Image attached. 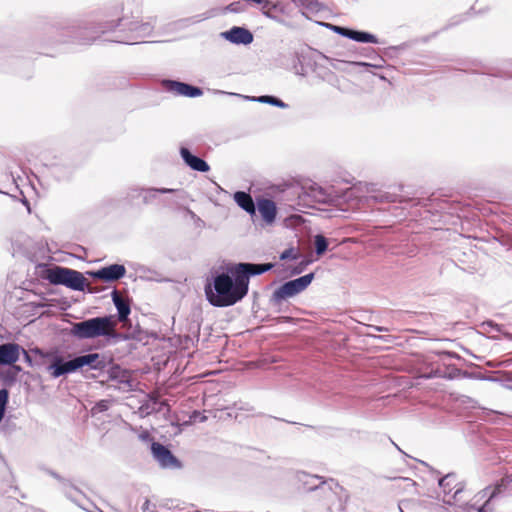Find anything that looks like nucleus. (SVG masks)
Segmentation results:
<instances>
[{
    "label": "nucleus",
    "instance_id": "obj_1",
    "mask_svg": "<svg viewBox=\"0 0 512 512\" xmlns=\"http://www.w3.org/2000/svg\"><path fill=\"white\" fill-rule=\"evenodd\" d=\"M273 268V264L239 263L231 270V275H217L212 284L205 285V295L215 307H228L242 300L248 293L249 278L260 275Z\"/></svg>",
    "mask_w": 512,
    "mask_h": 512
},
{
    "label": "nucleus",
    "instance_id": "obj_2",
    "mask_svg": "<svg viewBox=\"0 0 512 512\" xmlns=\"http://www.w3.org/2000/svg\"><path fill=\"white\" fill-rule=\"evenodd\" d=\"M116 327L117 320L113 316L95 317L72 324L71 335L78 339L115 338Z\"/></svg>",
    "mask_w": 512,
    "mask_h": 512
},
{
    "label": "nucleus",
    "instance_id": "obj_3",
    "mask_svg": "<svg viewBox=\"0 0 512 512\" xmlns=\"http://www.w3.org/2000/svg\"><path fill=\"white\" fill-rule=\"evenodd\" d=\"M443 501L449 505L465 506L466 494L464 483L455 473H449L440 479Z\"/></svg>",
    "mask_w": 512,
    "mask_h": 512
},
{
    "label": "nucleus",
    "instance_id": "obj_4",
    "mask_svg": "<svg viewBox=\"0 0 512 512\" xmlns=\"http://www.w3.org/2000/svg\"><path fill=\"white\" fill-rule=\"evenodd\" d=\"M46 279L51 284L65 285L78 291H83L86 285V279L82 273L58 266L46 271Z\"/></svg>",
    "mask_w": 512,
    "mask_h": 512
},
{
    "label": "nucleus",
    "instance_id": "obj_5",
    "mask_svg": "<svg viewBox=\"0 0 512 512\" xmlns=\"http://www.w3.org/2000/svg\"><path fill=\"white\" fill-rule=\"evenodd\" d=\"M314 278L313 273L306 274L297 279L288 281L276 289L273 293L275 301H281L293 297L304 291L312 282Z\"/></svg>",
    "mask_w": 512,
    "mask_h": 512
},
{
    "label": "nucleus",
    "instance_id": "obj_6",
    "mask_svg": "<svg viewBox=\"0 0 512 512\" xmlns=\"http://www.w3.org/2000/svg\"><path fill=\"white\" fill-rule=\"evenodd\" d=\"M126 273V269L123 265L112 264L107 267H103L97 271H90L88 274L95 278L105 282H112L122 278Z\"/></svg>",
    "mask_w": 512,
    "mask_h": 512
},
{
    "label": "nucleus",
    "instance_id": "obj_7",
    "mask_svg": "<svg viewBox=\"0 0 512 512\" xmlns=\"http://www.w3.org/2000/svg\"><path fill=\"white\" fill-rule=\"evenodd\" d=\"M79 368L80 364L78 357L67 362H63L61 357H56L49 365L48 370L52 377L58 378L64 374L75 372Z\"/></svg>",
    "mask_w": 512,
    "mask_h": 512
},
{
    "label": "nucleus",
    "instance_id": "obj_8",
    "mask_svg": "<svg viewBox=\"0 0 512 512\" xmlns=\"http://www.w3.org/2000/svg\"><path fill=\"white\" fill-rule=\"evenodd\" d=\"M163 86L167 91L175 95L187 97H198L202 95V90L200 88L178 81L165 80L163 81Z\"/></svg>",
    "mask_w": 512,
    "mask_h": 512
},
{
    "label": "nucleus",
    "instance_id": "obj_9",
    "mask_svg": "<svg viewBox=\"0 0 512 512\" xmlns=\"http://www.w3.org/2000/svg\"><path fill=\"white\" fill-rule=\"evenodd\" d=\"M256 210L267 225H272L277 216V207L273 200L260 198L257 200Z\"/></svg>",
    "mask_w": 512,
    "mask_h": 512
},
{
    "label": "nucleus",
    "instance_id": "obj_10",
    "mask_svg": "<svg viewBox=\"0 0 512 512\" xmlns=\"http://www.w3.org/2000/svg\"><path fill=\"white\" fill-rule=\"evenodd\" d=\"M21 347L16 343L0 345V365H14L20 357Z\"/></svg>",
    "mask_w": 512,
    "mask_h": 512
},
{
    "label": "nucleus",
    "instance_id": "obj_11",
    "mask_svg": "<svg viewBox=\"0 0 512 512\" xmlns=\"http://www.w3.org/2000/svg\"><path fill=\"white\" fill-rule=\"evenodd\" d=\"M510 484H512V474H506L494 485L481 490L479 494L482 498H487L485 503H488L491 499L505 491Z\"/></svg>",
    "mask_w": 512,
    "mask_h": 512
},
{
    "label": "nucleus",
    "instance_id": "obj_12",
    "mask_svg": "<svg viewBox=\"0 0 512 512\" xmlns=\"http://www.w3.org/2000/svg\"><path fill=\"white\" fill-rule=\"evenodd\" d=\"M151 450L155 459L164 467L172 466L177 462L171 451L160 443H152Z\"/></svg>",
    "mask_w": 512,
    "mask_h": 512
},
{
    "label": "nucleus",
    "instance_id": "obj_13",
    "mask_svg": "<svg viewBox=\"0 0 512 512\" xmlns=\"http://www.w3.org/2000/svg\"><path fill=\"white\" fill-rule=\"evenodd\" d=\"M337 31L345 36L348 37L354 41L362 42V43H378V40L376 36L373 34L363 32V31H356L348 28L339 27L337 28Z\"/></svg>",
    "mask_w": 512,
    "mask_h": 512
},
{
    "label": "nucleus",
    "instance_id": "obj_14",
    "mask_svg": "<svg viewBox=\"0 0 512 512\" xmlns=\"http://www.w3.org/2000/svg\"><path fill=\"white\" fill-rule=\"evenodd\" d=\"M80 368L83 366H90L91 369L103 370L107 366V361L104 356L98 353H91L87 355L78 356Z\"/></svg>",
    "mask_w": 512,
    "mask_h": 512
},
{
    "label": "nucleus",
    "instance_id": "obj_15",
    "mask_svg": "<svg viewBox=\"0 0 512 512\" xmlns=\"http://www.w3.org/2000/svg\"><path fill=\"white\" fill-rule=\"evenodd\" d=\"M228 40L237 44H250L253 40L251 32L242 27H233L225 33Z\"/></svg>",
    "mask_w": 512,
    "mask_h": 512
},
{
    "label": "nucleus",
    "instance_id": "obj_16",
    "mask_svg": "<svg viewBox=\"0 0 512 512\" xmlns=\"http://www.w3.org/2000/svg\"><path fill=\"white\" fill-rule=\"evenodd\" d=\"M181 156L193 170L207 172L210 169L209 165L203 159L192 155L186 148L181 149Z\"/></svg>",
    "mask_w": 512,
    "mask_h": 512
},
{
    "label": "nucleus",
    "instance_id": "obj_17",
    "mask_svg": "<svg viewBox=\"0 0 512 512\" xmlns=\"http://www.w3.org/2000/svg\"><path fill=\"white\" fill-rule=\"evenodd\" d=\"M234 200L243 210L251 216L256 214V206L250 194L238 191L234 194Z\"/></svg>",
    "mask_w": 512,
    "mask_h": 512
},
{
    "label": "nucleus",
    "instance_id": "obj_18",
    "mask_svg": "<svg viewBox=\"0 0 512 512\" xmlns=\"http://www.w3.org/2000/svg\"><path fill=\"white\" fill-rule=\"evenodd\" d=\"M113 302L118 310V319L120 322H125L130 314V305L124 300L118 293V291H114L112 293Z\"/></svg>",
    "mask_w": 512,
    "mask_h": 512
},
{
    "label": "nucleus",
    "instance_id": "obj_19",
    "mask_svg": "<svg viewBox=\"0 0 512 512\" xmlns=\"http://www.w3.org/2000/svg\"><path fill=\"white\" fill-rule=\"evenodd\" d=\"M314 244H315L316 253L318 255H322L327 250L328 242H327V239L323 235H316Z\"/></svg>",
    "mask_w": 512,
    "mask_h": 512
},
{
    "label": "nucleus",
    "instance_id": "obj_20",
    "mask_svg": "<svg viewBox=\"0 0 512 512\" xmlns=\"http://www.w3.org/2000/svg\"><path fill=\"white\" fill-rule=\"evenodd\" d=\"M296 5L304 7L310 11H316L318 9L319 3L317 0H291Z\"/></svg>",
    "mask_w": 512,
    "mask_h": 512
},
{
    "label": "nucleus",
    "instance_id": "obj_21",
    "mask_svg": "<svg viewBox=\"0 0 512 512\" xmlns=\"http://www.w3.org/2000/svg\"><path fill=\"white\" fill-rule=\"evenodd\" d=\"M9 392L3 388L0 390V422L2 421L5 413V408L8 402Z\"/></svg>",
    "mask_w": 512,
    "mask_h": 512
},
{
    "label": "nucleus",
    "instance_id": "obj_22",
    "mask_svg": "<svg viewBox=\"0 0 512 512\" xmlns=\"http://www.w3.org/2000/svg\"><path fill=\"white\" fill-rule=\"evenodd\" d=\"M259 101L262 103H269L275 106L284 107L285 104L280 99L273 96H261Z\"/></svg>",
    "mask_w": 512,
    "mask_h": 512
},
{
    "label": "nucleus",
    "instance_id": "obj_23",
    "mask_svg": "<svg viewBox=\"0 0 512 512\" xmlns=\"http://www.w3.org/2000/svg\"><path fill=\"white\" fill-rule=\"evenodd\" d=\"M297 258H298V253L294 248L286 249L280 255L281 260L297 259Z\"/></svg>",
    "mask_w": 512,
    "mask_h": 512
},
{
    "label": "nucleus",
    "instance_id": "obj_24",
    "mask_svg": "<svg viewBox=\"0 0 512 512\" xmlns=\"http://www.w3.org/2000/svg\"><path fill=\"white\" fill-rule=\"evenodd\" d=\"M398 482L399 486L402 484L404 488H414L416 485V483L410 478H401L398 480Z\"/></svg>",
    "mask_w": 512,
    "mask_h": 512
},
{
    "label": "nucleus",
    "instance_id": "obj_25",
    "mask_svg": "<svg viewBox=\"0 0 512 512\" xmlns=\"http://www.w3.org/2000/svg\"><path fill=\"white\" fill-rule=\"evenodd\" d=\"M256 3L261 5V10L265 14H268V11L272 7V4H271V2L269 0H256Z\"/></svg>",
    "mask_w": 512,
    "mask_h": 512
},
{
    "label": "nucleus",
    "instance_id": "obj_26",
    "mask_svg": "<svg viewBox=\"0 0 512 512\" xmlns=\"http://www.w3.org/2000/svg\"><path fill=\"white\" fill-rule=\"evenodd\" d=\"M238 5H239V3H238V2H236V3H231V4L227 7V9H228L229 11H232V12H238Z\"/></svg>",
    "mask_w": 512,
    "mask_h": 512
},
{
    "label": "nucleus",
    "instance_id": "obj_27",
    "mask_svg": "<svg viewBox=\"0 0 512 512\" xmlns=\"http://www.w3.org/2000/svg\"><path fill=\"white\" fill-rule=\"evenodd\" d=\"M139 438L143 441L150 439V433L148 431H144L139 435Z\"/></svg>",
    "mask_w": 512,
    "mask_h": 512
},
{
    "label": "nucleus",
    "instance_id": "obj_28",
    "mask_svg": "<svg viewBox=\"0 0 512 512\" xmlns=\"http://www.w3.org/2000/svg\"><path fill=\"white\" fill-rule=\"evenodd\" d=\"M170 191L171 190H169V189H162V190H160V192H162V193H167V192H170Z\"/></svg>",
    "mask_w": 512,
    "mask_h": 512
}]
</instances>
